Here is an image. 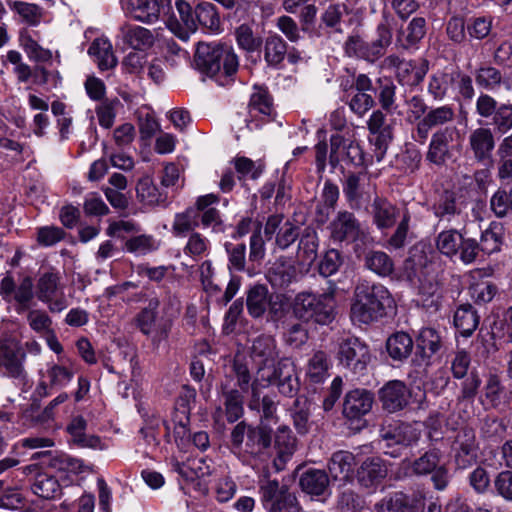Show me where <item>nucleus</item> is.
<instances>
[{"instance_id":"f257e3e1","label":"nucleus","mask_w":512,"mask_h":512,"mask_svg":"<svg viewBox=\"0 0 512 512\" xmlns=\"http://www.w3.org/2000/svg\"><path fill=\"white\" fill-rule=\"evenodd\" d=\"M393 304L388 289L379 283L360 281L354 290L351 319L360 324H370L386 315Z\"/></svg>"},{"instance_id":"f03ea898","label":"nucleus","mask_w":512,"mask_h":512,"mask_svg":"<svg viewBox=\"0 0 512 512\" xmlns=\"http://www.w3.org/2000/svg\"><path fill=\"white\" fill-rule=\"evenodd\" d=\"M336 289L328 288L322 293L300 292L293 301L295 317L306 323L331 324L337 315Z\"/></svg>"},{"instance_id":"7ed1b4c3","label":"nucleus","mask_w":512,"mask_h":512,"mask_svg":"<svg viewBox=\"0 0 512 512\" xmlns=\"http://www.w3.org/2000/svg\"><path fill=\"white\" fill-rule=\"evenodd\" d=\"M231 444L234 449L264 460L271 446V429L266 424L253 426L239 422L231 431Z\"/></svg>"},{"instance_id":"20e7f679","label":"nucleus","mask_w":512,"mask_h":512,"mask_svg":"<svg viewBox=\"0 0 512 512\" xmlns=\"http://www.w3.org/2000/svg\"><path fill=\"white\" fill-rule=\"evenodd\" d=\"M267 379H258L253 381V401L251 407L254 406L257 387H267L275 385L278 392L289 398L295 397L300 390V381L296 371V367L292 361L287 358L281 359L277 362L276 366L267 372Z\"/></svg>"},{"instance_id":"39448f33","label":"nucleus","mask_w":512,"mask_h":512,"mask_svg":"<svg viewBox=\"0 0 512 512\" xmlns=\"http://www.w3.org/2000/svg\"><path fill=\"white\" fill-rule=\"evenodd\" d=\"M36 295L38 300L46 304L52 313H59L69 305L64 293L61 273L54 267H48L39 273Z\"/></svg>"},{"instance_id":"423d86ee","label":"nucleus","mask_w":512,"mask_h":512,"mask_svg":"<svg viewBox=\"0 0 512 512\" xmlns=\"http://www.w3.org/2000/svg\"><path fill=\"white\" fill-rule=\"evenodd\" d=\"M435 243L438 251L452 261H460L465 265L475 262L476 240L465 237L456 229L440 232Z\"/></svg>"},{"instance_id":"0eeeda50","label":"nucleus","mask_w":512,"mask_h":512,"mask_svg":"<svg viewBox=\"0 0 512 512\" xmlns=\"http://www.w3.org/2000/svg\"><path fill=\"white\" fill-rule=\"evenodd\" d=\"M260 501L267 512H292L297 505L296 496L287 486L280 485L275 479L259 481Z\"/></svg>"},{"instance_id":"6e6552de","label":"nucleus","mask_w":512,"mask_h":512,"mask_svg":"<svg viewBox=\"0 0 512 512\" xmlns=\"http://www.w3.org/2000/svg\"><path fill=\"white\" fill-rule=\"evenodd\" d=\"M380 437L384 447L394 448L385 453L397 457L403 448H407L419 440L420 432L410 424L393 422L381 428Z\"/></svg>"},{"instance_id":"1a4fd4ad","label":"nucleus","mask_w":512,"mask_h":512,"mask_svg":"<svg viewBox=\"0 0 512 512\" xmlns=\"http://www.w3.org/2000/svg\"><path fill=\"white\" fill-rule=\"evenodd\" d=\"M279 357L275 339L270 335L255 338L250 348V358L256 368L254 380L267 379V372L276 366Z\"/></svg>"},{"instance_id":"9d476101","label":"nucleus","mask_w":512,"mask_h":512,"mask_svg":"<svg viewBox=\"0 0 512 512\" xmlns=\"http://www.w3.org/2000/svg\"><path fill=\"white\" fill-rule=\"evenodd\" d=\"M249 118L245 120L250 130L260 129L262 125L273 119V98L268 88L255 85L248 104Z\"/></svg>"},{"instance_id":"9b49d317","label":"nucleus","mask_w":512,"mask_h":512,"mask_svg":"<svg viewBox=\"0 0 512 512\" xmlns=\"http://www.w3.org/2000/svg\"><path fill=\"white\" fill-rule=\"evenodd\" d=\"M26 353L20 343L9 337L0 338V372L11 378L24 379L26 371L23 362Z\"/></svg>"},{"instance_id":"f8f14e48","label":"nucleus","mask_w":512,"mask_h":512,"mask_svg":"<svg viewBox=\"0 0 512 512\" xmlns=\"http://www.w3.org/2000/svg\"><path fill=\"white\" fill-rule=\"evenodd\" d=\"M0 296L8 303L14 301L17 304V311H23L30 308L34 299V284L30 276H25L19 284L15 283L14 278L7 274L0 283Z\"/></svg>"},{"instance_id":"ddd939ff","label":"nucleus","mask_w":512,"mask_h":512,"mask_svg":"<svg viewBox=\"0 0 512 512\" xmlns=\"http://www.w3.org/2000/svg\"><path fill=\"white\" fill-rule=\"evenodd\" d=\"M329 162L336 167L341 160H348L355 166H366L369 160L366 159L360 144L352 139H345L339 134L330 137Z\"/></svg>"},{"instance_id":"4468645a","label":"nucleus","mask_w":512,"mask_h":512,"mask_svg":"<svg viewBox=\"0 0 512 512\" xmlns=\"http://www.w3.org/2000/svg\"><path fill=\"white\" fill-rule=\"evenodd\" d=\"M337 356L339 362L354 373L363 372L370 361L368 346L355 337L343 339L339 343Z\"/></svg>"},{"instance_id":"2eb2a0df","label":"nucleus","mask_w":512,"mask_h":512,"mask_svg":"<svg viewBox=\"0 0 512 512\" xmlns=\"http://www.w3.org/2000/svg\"><path fill=\"white\" fill-rule=\"evenodd\" d=\"M169 0H121L124 13L137 22L153 24Z\"/></svg>"},{"instance_id":"dca6fc26","label":"nucleus","mask_w":512,"mask_h":512,"mask_svg":"<svg viewBox=\"0 0 512 512\" xmlns=\"http://www.w3.org/2000/svg\"><path fill=\"white\" fill-rule=\"evenodd\" d=\"M455 453V461L459 468L465 469L471 466L477 459L478 445L475 431L469 427L461 428L452 445Z\"/></svg>"},{"instance_id":"f3484780","label":"nucleus","mask_w":512,"mask_h":512,"mask_svg":"<svg viewBox=\"0 0 512 512\" xmlns=\"http://www.w3.org/2000/svg\"><path fill=\"white\" fill-rule=\"evenodd\" d=\"M454 110L448 106H440L429 110L425 116L417 123L413 138L416 142L424 144L432 128L443 126L454 120Z\"/></svg>"},{"instance_id":"a211bd4d","label":"nucleus","mask_w":512,"mask_h":512,"mask_svg":"<svg viewBox=\"0 0 512 512\" xmlns=\"http://www.w3.org/2000/svg\"><path fill=\"white\" fill-rule=\"evenodd\" d=\"M343 194L352 209H360L369 200V182L365 173L349 172L343 181Z\"/></svg>"},{"instance_id":"6ab92c4d","label":"nucleus","mask_w":512,"mask_h":512,"mask_svg":"<svg viewBox=\"0 0 512 512\" xmlns=\"http://www.w3.org/2000/svg\"><path fill=\"white\" fill-rule=\"evenodd\" d=\"M496 141L494 133L489 127H478L468 135V148L477 162H487L492 158Z\"/></svg>"},{"instance_id":"aec40b11","label":"nucleus","mask_w":512,"mask_h":512,"mask_svg":"<svg viewBox=\"0 0 512 512\" xmlns=\"http://www.w3.org/2000/svg\"><path fill=\"white\" fill-rule=\"evenodd\" d=\"M456 132L455 126L436 131L431 137L426 160L437 166L444 165L451 157L450 144Z\"/></svg>"},{"instance_id":"412c9836","label":"nucleus","mask_w":512,"mask_h":512,"mask_svg":"<svg viewBox=\"0 0 512 512\" xmlns=\"http://www.w3.org/2000/svg\"><path fill=\"white\" fill-rule=\"evenodd\" d=\"M219 202V197L215 194H206L196 200V207L199 211L200 224L205 229H211L213 233H223L225 225L221 213L212 205Z\"/></svg>"},{"instance_id":"4be33fe9","label":"nucleus","mask_w":512,"mask_h":512,"mask_svg":"<svg viewBox=\"0 0 512 512\" xmlns=\"http://www.w3.org/2000/svg\"><path fill=\"white\" fill-rule=\"evenodd\" d=\"M373 394L365 389L349 391L343 403V415L350 420H359L372 409Z\"/></svg>"},{"instance_id":"5701e85b","label":"nucleus","mask_w":512,"mask_h":512,"mask_svg":"<svg viewBox=\"0 0 512 512\" xmlns=\"http://www.w3.org/2000/svg\"><path fill=\"white\" fill-rule=\"evenodd\" d=\"M361 234L360 224L351 212L340 211L331 222V237L335 241L354 242Z\"/></svg>"},{"instance_id":"b1692460","label":"nucleus","mask_w":512,"mask_h":512,"mask_svg":"<svg viewBox=\"0 0 512 512\" xmlns=\"http://www.w3.org/2000/svg\"><path fill=\"white\" fill-rule=\"evenodd\" d=\"M220 44L219 42H199L197 44L194 56L195 65L200 72L209 77L217 76L219 66L216 65V60H219L218 57L226 56V54H221L222 51H219Z\"/></svg>"},{"instance_id":"393cba45","label":"nucleus","mask_w":512,"mask_h":512,"mask_svg":"<svg viewBox=\"0 0 512 512\" xmlns=\"http://www.w3.org/2000/svg\"><path fill=\"white\" fill-rule=\"evenodd\" d=\"M379 394L383 408L390 413L402 410L408 404V390L402 381L388 382L381 388Z\"/></svg>"},{"instance_id":"a878e982","label":"nucleus","mask_w":512,"mask_h":512,"mask_svg":"<svg viewBox=\"0 0 512 512\" xmlns=\"http://www.w3.org/2000/svg\"><path fill=\"white\" fill-rule=\"evenodd\" d=\"M275 449L277 454L273 460V465L277 471H281L296 450V438L288 426L281 425L278 427L275 434Z\"/></svg>"},{"instance_id":"bb28decb","label":"nucleus","mask_w":512,"mask_h":512,"mask_svg":"<svg viewBox=\"0 0 512 512\" xmlns=\"http://www.w3.org/2000/svg\"><path fill=\"white\" fill-rule=\"evenodd\" d=\"M433 215L440 221H452L462 212V203L456 192L444 190L439 193L432 204Z\"/></svg>"},{"instance_id":"cd10ccee","label":"nucleus","mask_w":512,"mask_h":512,"mask_svg":"<svg viewBox=\"0 0 512 512\" xmlns=\"http://www.w3.org/2000/svg\"><path fill=\"white\" fill-rule=\"evenodd\" d=\"M443 346V336L441 332L432 327L422 328L416 338V354L421 360L428 364L431 357L435 355Z\"/></svg>"},{"instance_id":"c85d7f7f","label":"nucleus","mask_w":512,"mask_h":512,"mask_svg":"<svg viewBox=\"0 0 512 512\" xmlns=\"http://www.w3.org/2000/svg\"><path fill=\"white\" fill-rule=\"evenodd\" d=\"M119 37L122 39L123 43L135 50L150 48L155 40L152 31L149 29L127 22L120 26Z\"/></svg>"},{"instance_id":"c756f323","label":"nucleus","mask_w":512,"mask_h":512,"mask_svg":"<svg viewBox=\"0 0 512 512\" xmlns=\"http://www.w3.org/2000/svg\"><path fill=\"white\" fill-rule=\"evenodd\" d=\"M266 277L272 286L283 288L296 280L297 270L291 261L280 257L270 266Z\"/></svg>"},{"instance_id":"7c9ffc66","label":"nucleus","mask_w":512,"mask_h":512,"mask_svg":"<svg viewBox=\"0 0 512 512\" xmlns=\"http://www.w3.org/2000/svg\"><path fill=\"white\" fill-rule=\"evenodd\" d=\"M504 227L500 222H491L486 230L481 233L480 242L476 241L475 261L480 253L492 254L500 251L503 243Z\"/></svg>"},{"instance_id":"2f4dec72","label":"nucleus","mask_w":512,"mask_h":512,"mask_svg":"<svg viewBox=\"0 0 512 512\" xmlns=\"http://www.w3.org/2000/svg\"><path fill=\"white\" fill-rule=\"evenodd\" d=\"M246 306L249 314L254 318H260L264 315L270 306L274 309L268 288L263 284H256L247 291Z\"/></svg>"},{"instance_id":"473e14b6","label":"nucleus","mask_w":512,"mask_h":512,"mask_svg":"<svg viewBox=\"0 0 512 512\" xmlns=\"http://www.w3.org/2000/svg\"><path fill=\"white\" fill-rule=\"evenodd\" d=\"M387 475V469L378 457L367 458L357 471L359 483L364 487L378 484Z\"/></svg>"},{"instance_id":"72a5a7b5","label":"nucleus","mask_w":512,"mask_h":512,"mask_svg":"<svg viewBox=\"0 0 512 512\" xmlns=\"http://www.w3.org/2000/svg\"><path fill=\"white\" fill-rule=\"evenodd\" d=\"M355 465V457L351 452L337 451L332 454L328 469L335 480L347 481L351 478Z\"/></svg>"},{"instance_id":"f704fd0d","label":"nucleus","mask_w":512,"mask_h":512,"mask_svg":"<svg viewBox=\"0 0 512 512\" xmlns=\"http://www.w3.org/2000/svg\"><path fill=\"white\" fill-rule=\"evenodd\" d=\"M219 51L224 52L223 54H226V56L218 57L219 60H216V65L219 66V73L216 77L221 85H225L232 81L236 75L239 68V59L233 47L228 44L221 43Z\"/></svg>"},{"instance_id":"c9c22d12","label":"nucleus","mask_w":512,"mask_h":512,"mask_svg":"<svg viewBox=\"0 0 512 512\" xmlns=\"http://www.w3.org/2000/svg\"><path fill=\"white\" fill-rule=\"evenodd\" d=\"M299 485L307 494L324 495L329 488V477L323 470L308 469L300 476Z\"/></svg>"},{"instance_id":"e433bc0d","label":"nucleus","mask_w":512,"mask_h":512,"mask_svg":"<svg viewBox=\"0 0 512 512\" xmlns=\"http://www.w3.org/2000/svg\"><path fill=\"white\" fill-rule=\"evenodd\" d=\"M175 7L186 30H183L178 23L173 22L169 23V28L181 40L187 41L189 32L196 30L195 9L193 10L191 5L185 0H177Z\"/></svg>"},{"instance_id":"4c0bfd02","label":"nucleus","mask_w":512,"mask_h":512,"mask_svg":"<svg viewBox=\"0 0 512 512\" xmlns=\"http://www.w3.org/2000/svg\"><path fill=\"white\" fill-rule=\"evenodd\" d=\"M136 194L140 202L152 207L165 205L168 198L167 193L161 191L148 176L139 179Z\"/></svg>"},{"instance_id":"58836bf2","label":"nucleus","mask_w":512,"mask_h":512,"mask_svg":"<svg viewBox=\"0 0 512 512\" xmlns=\"http://www.w3.org/2000/svg\"><path fill=\"white\" fill-rule=\"evenodd\" d=\"M88 54L95 58L98 68L102 71L113 69L117 65L112 44L106 38L95 39L88 49Z\"/></svg>"},{"instance_id":"ea45409f","label":"nucleus","mask_w":512,"mask_h":512,"mask_svg":"<svg viewBox=\"0 0 512 512\" xmlns=\"http://www.w3.org/2000/svg\"><path fill=\"white\" fill-rule=\"evenodd\" d=\"M373 221L377 228H391L397 219L398 209L384 198L376 197L372 203Z\"/></svg>"},{"instance_id":"a19ab883","label":"nucleus","mask_w":512,"mask_h":512,"mask_svg":"<svg viewBox=\"0 0 512 512\" xmlns=\"http://www.w3.org/2000/svg\"><path fill=\"white\" fill-rule=\"evenodd\" d=\"M297 258L303 265H311L317 258L318 236L315 229L306 227L300 233Z\"/></svg>"},{"instance_id":"79ce46f5","label":"nucleus","mask_w":512,"mask_h":512,"mask_svg":"<svg viewBox=\"0 0 512 512\" xmlns=\"http://www.w3.org/2000/svg\"><path fill=\"white\" fill-rule=\"evenodd\" d=\"M428 71V63L422 60L420 63L409 60L405 61L396 75L398 81L402 85L417 86L420 84Z\"/></svg>"},{"instance_id":"37998d69","label":"nucleus","mask_w":512,"mask_h":512,"mask_svg":"<svg viewBox=\"0 0 512 512\" xmlns=\"http://www.w3.org/2000/svg\"><path fill=\"white\" fill-rule=\"evenodd\" d=\"M414 342L411 336L405 332H396L386 341V350L395 361L407 359L413 350Z\"/></svg>"},{"instance_id":"c03bdc74","label":"nucleus","mask_w":512,"mask_h":512,"mask_svg":"<svg viewBox=\"0 0 512 512\" xmlns=\"http://www.w3.org/2000/svg\"><path fill=\"white\" fill-rule=\"evenodd\" d=\"M479 320L480 316L471 304L460 305L454 313V325L464 337L472 335Z\"/></svg>"},{"instance_id":"a18cd8bd","label":"nucleus","mask_w":512,"mask_h":512,"mask_svg":"<svg viewBox=\"0 0 512 512\" xmlns=\"http://www.w3.org/2000/svg\"><path fill=\"white\" fill-rule=\"evenodd\" d=\"M344 51L348 57L363 59L368 62H375L379 59L378 54L372 48L371 42H366L359 35H351L344 43Z\"/></svg>"},{"instance_id":"49530a36","label":"nucleus","mask_w":512,"mask_h":512,"mask_svg":"<svg viewBox=\"0 0 512 512\" xmlns=\"http://www.w3.org/2000/svg\"><path fill=\"white\" fill-rule=\"evenodd\" d=\"M200 225L199 211L196 204L186 208L183 212L176 213L172 224V233L176 237L186 236L189 232L194 230Z\"/></svg>"},{"instance_id":"de8ad7c7","label":"nucleus","mask_w":512,"mask_h":512,"mask_svg":"<svg viewBox=\"0 0 512 512\" xmlns=\"http://www.w3.org/2000/svg\"><path fill=\"white\" fill-rule=\"evenodd\" d=\"M364 265L380 277L390 276L394 272L393 259L383 251H369L365 254Z\"/></svg>"},{"instance_id":"09e8293b","label":"nucleus","mask_w":512,"mask_h":512,"mask_svg":"<svg viewBox=\"0 0 512 512\" xmlns=\"http://www.w3.org/2000/svg\"><path fill=\"white\" fill-rule=\"evenodd\" d=\"M393 17L388 12L382 13L381 21L376 27V39L372 41V48L376 51L379 58L385 54L386 49L392 43V22Z\"/></svg>"},{"instance_id":"8fccbe9b","label":"nucleus","mask_w":512,"mask_h":512,"mask_svg":"<svg viewBox=\"0 0 512 512\" xmlns=\"http://www.w3.org/2000/svg\"><path fill=\"white\" fill-rule=\"evenodd\" d=\"M196 26L199 24L211 32H218L221 20L216 6L210 2L199 3L195 7Z\"/></svg>"},{"instance_id":"3c124183","label":"nucleus","mask_w":512,"mask_h":512,"mask_svg":"<svg viewBox=\"0 0 512 512\" xmlns=\"http://www.w3.org/2000/svg\"><path fill=\"white\" fill-rule=\"evenodd\" d=\"M287 55V44L278 34H271L264 42V59L269 66L279 65Z\"/></svg>"},{"instance_id":"603ef678","label":"nucleus","mask_w":512,"mask_h":512,"mask_svg":"<svg viewBox=\"0 0 512 512\" xmlns=\"http://www.w3.org/2000/svg\"><path fill=\"white\" fill-rule=\"evenodd\" d=\"M426 34V20L423 17H414L399 35L397 41L404 49L415 46Z\"/></svg>"},{"instance_id":"864d4df0","label":"nucleus","mask_w":512,"mask_h":512,"mask_svg":"<svg viewBox=\"0 0 512 512\" xmlns=\"http://www.w3.org/2000/svg\"><path fill=\"white\" fill-rule=\"evenodd\" d=\"M311 403L304 396L297 397L291 409V417L299 434H306L310 429Z\"/></svg>"},{"instance_id":"5fc2aeb1","label":"nucleus","mask_w":512,"mask_h":512,"mask_svg":"<svg viewBox=\"0 0 512 512\" xmlns=\"http://www.w3.org/2000/svg\"><path fill=\"white\" fill-rule=\"evenodd\" d=\"M224 249L228 257L229 271L244 272L246 271L249 276L254 275L252 268H246V246L243 243L226 242Z\"/></svg>"},{"instance_id":"6e6d98bb","label":"nucleus","mask_w":512,"mask_h":512,"mask_svg":"<svg viewBox=\"0 0 512 512\" xmlns=\"http://www.w3.org/2000/svg\"><path fill=\"white\" fill-rule=\"evenodd\" d=\"M330 361L323 351H316L307 364L306 376L313 383H322L328 377Z\"/></svg>"},{"instance_id":"4d7b16f0","label":"nucleus","mask_w":512,"mask_h":512,"mask_svg":"<svg viewBox=\"0 0 512 512\" xmlns=\"http://www.w3.org/2000/svg\"><path fill=\"white\" fill-rule=\"evenodd\" d=\"M476 84L488 91L498 89L502 83L503 75L500 70L491 65H481L474 73Z\"/></svg>"},{"instance_id":"13d9d810","label":"nucleus","mask_w":512,"mask_h":512,"mask_svg":"<svg viewBox=\"0 0 512 512\" xmlns=\"http://www.w3.org/2000/svg\"><path fill=\"white\" fill-rule=\"evenodd\" d=\"M20 44L30 60L38 63L50 62L52 60V52L40 46L27 31L21 32Z\"/></svg>"},{"instance_id":"bf43d9fd","label":"nucleus","mask_w":512,"mask_h":512,"mask_svg":"<svg viewBox=\"0 0 512 512\" xmlns=\"http://www.w3.org/2000/svg\"><path fill=\"white\" fill-rule=\"evenodd\" d=\"M32 491L38 497L49 500L61 495V486L55 477L38 474L32 485Z\"/></svg>"},{"instance_id":"052dcab7","label":"nucleus","mask_w":512,"mask_h":512,"mask_svg":"<svg viewBox=\"0 0 512 512\" xmlns=\"http://www.w3.org/2000/svg\"><path fill=\"white\" fill-rule=\"evenodd\" d=\"M441 456L438 449L429 450L411 462L409 469L412 474L417 476L431 474L440 464Z\"/></svg>"},{"instance_id":"680f3d73","label":"nucleus","mask_w":512,"mask_h":512,"mask_svg":"<svg viewBox=\"0 0 512 512\" xmlns=\"http://www.w3.org/2000/svg\"><path fill=\"white\" fill-rule=\"evenodd\" d=\"M9 6L30 26H37L41 22L43 9L37 4L16 0L10 2Z\"/></svg>"},{"instance_id":"e2e57ef3","label":"nucleus","mask_w":512,"mask_h":512,"mask_svg":"<svg viewBox=\"0 0 512 512\" xmlns=\"http://www.w3.org/2000/svg\"><path fill=\"white\" fill-rule=\"evenodd\" d=\"M375 509L377 512H414L408 497L401 492L383 498L375 505Z\"/></svg>"},{"instance_id":"0e129e2a","label":"nucleus","mask_w":512,"mask_h":512,"mask_svg":"<svg viewBox=\"0 0 512 512\" xmlns=\"http://www.w3.org/2000/svg\"><path fill=\"white\" fill-rule=\"evenodd\" d=\"M209 249V240L199 232H192L183 248V252L186 256L198 261L208 254Z\"/></svg>"},{"instance_id":"69168bd1","label":"nucleus","mask_w":512,"mask_h":512,"mask_svg":"<svg viewBox=\"0 0 512 512\" xmlns=\"http://www.w3.org/2000/svg\"><path fill=\"white\" fill-rule=\"evenodd\" d=\"M234 169L237 172L238 180H256L263 172V166L245 156H238L232 160Z\"/></svg>"},{"instance_id":"338daca9","label":"nucleus","mask_w":512,"mask_h":512,"mask_svg":"<svg viewBox=\"0 0 512 512\" xmlns=\"http://www.w3.org/2000/svg\"><path fill=\"white\" fill-rule=\"evenodd\" d=\"M490 208L498 218L512 213V187L508 191L497 190L490 199Z\"/></svg>"},{"instance_id":"774afa93","label":"nucleus","mask_w":512,"mask_h":512,"mask_svg":"<svg viewBox=\"0 0 512 512\" xmlns=\"http://www.w3.org/2000/svg\"><path fill=\"white\" fill-rule=\"evenodd\" d=\"M493 492L508 503H512V470H503L493 479Z\"/></svg>"}]
</instances>
